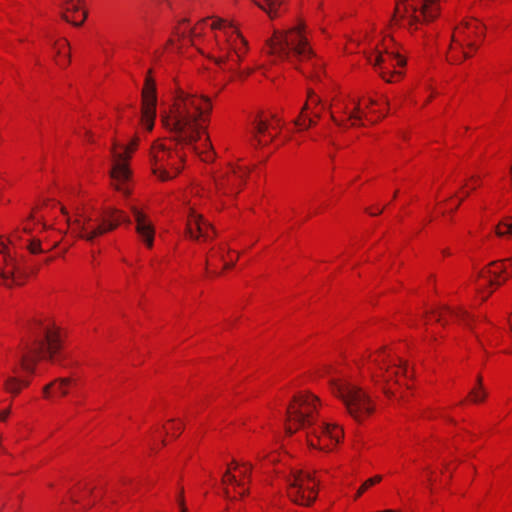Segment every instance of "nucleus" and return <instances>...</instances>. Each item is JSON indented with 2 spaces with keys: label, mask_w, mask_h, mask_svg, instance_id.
I'll list each match as a JSON object with an SVG mask.
<instances>
[{
  "label": "nucleus",
  "mask_w": 512,
  "mask_h": 512,
  "mask_svg": "<svg viewBox=\"0 0 512 512\" xmlns=\"http://www.w3.org/2000/svg\"><path fill=\"white\" fill-rule=\"evenodd\" d=\"M370 486H371V484H368V480H366V481L363 483V485L359 488V490L357 491V493H356V496H355V497H356V498L360 497V496L363 494V492H364L366 489H368Z\"/></svg>",
  "instance_id": "37"
},
{
  "label": "nucleus",
  "mask_w": 512,
  "mask_h": 512,
  "mask_svg": "<svg viewBox=\"0 0 512 512\" xmlns=\"http://www.w3.org/2000/svg\"><path fill=\"white\" fill-rule=\"evenodd\" d=\"M495 233L498 237L512 236V223L506 219L500 221L495 227Z\"/></svg>",
  "instance_id": "29"
},
{
  "label": "nucleus",
  "mask_w": 512,
  "mask_h": 512,
  "mask_svg": "<svg viewBox=\"0 0 512 512\" xmlns=\"http://www.w3.org/2000/svg\"><path fill=\"white\" fill-rule=\"evenodd\" d=\"M175 431H178L180 433L182 431V427L179 426V427L175 428Z\"/></svg>",
  "instance_id": "56"
},
{
  "label": "nucleus",
  "mask_w": 512,
  "mask_h": 512,
  "mask_svg": "<svg viewBox=\"0 0 512 512\" xmlns=\"http://www.w3.org/2000/svg\"><path fill=\"white\" fill-rule=\"evenodd\" d=\"M61 212L64 214V215H67V211L64 207H61Z\"/></svg>",
  "instance_id": "52"
},
{
  "label": "nucleus",
  "mask_w": 512,
  "mask_h": 512,
  "mask_svg": "<svg viewBox=\"0 0 512 512\" xmlns=\"http://www.w3.org/2000/svg\"><path fill=\"white\" fill-rule=\"evenodd\" d=\"M385 393H386V394H389V393H390V391H389L388 389H385Z\"/></svg>",
  "instance_id": "62"
},
{
  "label": "nucleus",
  "mask_w": 512,
  "mask_h": 512,
  "mask_svg": "<svg viewBox=\"0 0 512 512\" xmlns=\"http://www.w3.org/2000/svg\"><path fill=\"white\" fill-rule=\"evenodd\" d=\"M438 2L439 0H423L420 5H415L408 0L399 1L391 21L399 25L402 20H406L409 28L418 29V25L429 23L439 16Z\"/></svg>",
  "instance_id": "8"
},
{
  "label": "nucleus",
  "mask_w": 512,
  "mask_h": 512,
  "mask_svg": "<svg viewBox=\"0 0 512 512\" xmlns=\"http://www.w3.org/2000/svg\"><path fill=\"white\" fill-rule=\"evenodd\" d=\"M341 111L347 116V120L351 121V126H356L358 121H361L365 113L360 109L359 102L355 103V108L350 111L347 106H343Z\"/></svg>",
  "instance_id": "26"
},
{
  "label": "nucleus",
  "mask_w": 512,
  "mask_h": 512,
  "mask_svg": "<svg viewBox=\"0 0 512 512\" xmlns=\"http://www.w3.org/2000/svg\"><path fill=\"white\" fill-rule=\"evenodd\" d=\"M481 24L477 21L471 22H465L458 26L453 35H452V42L459 47L460 50L463 49L464 44L471 48L476 49V45L473 42L468 41L471 34L478 35L479 29Z\"/></svg>",
  "instance_id": "18"
},
{
  "label": "nucleus",
  "mask_w": 512,
  "mask_h": 512,
  "mask_svg": "<svg viewBox=\"0 0 512 512\" xmlns=\"http://www.w3.org/2000/svg\"><path fill=\"white\" fill-rule=\"evenodd\" d=\"M450 61H451V63H459L460 59L456 56H452Z\"/></svg>",
  "instance_id": "44"
},
{
  "label": "nucleus",
  "mask_w": 512,
  "mask_h": 512,
  "mask_svg": "<svg viewBox=\"0 0 512 512\" xmlns=\"http://www.w3.org/2000/svg\"><path fill=\"white\" fill-rule=\"evenodd\" d=\"M492 292L490 291L486 296L483 297V301H486L487 297L491 294Z\"/></svg>",
  "instance_id": "54"
},
{
  "label": "nucleus",
  "mask_w": 512,
  "mask_h": 512,
  "mask_svg": "<svg viewBox=\"0 0 512 512\" xmlns=\"http://www.w3.org/2000/svg\"><path fill=\"white\" fill-rule=\"evenodd\" d=\"M9 244L14 246V236L9 239Z\"/></svg>",
  "instance_id": "49"
},
{
  "label": "nucleus",
  "mask_w": 512,
  "mask_h": 512,
  "mask_svg": "<svg viewBox=\"0 0 512 512\" xmlns=\"http://www.w3.org/2000/svg\"><path fill=\"white\" fill-rule=\"evenodd\" d=\"M29 383L28 380H21L15 376H9L4 381V387L7 392L17 395L21 390V386H28Z\"/></svg>",
  "instance_id": "25"
},
{
  "label": "nucleus",
  "mask_w": 512,
  "mask_h": 512,
  "mask_svg": "<svg viewBox=\"0 0 512 512\" xmlns=\"http://www.w3.org/2000/svg\"><path fill=\"white\" fill-rule=\"evenodd\" d=\"M369 62L378 71L379 75L388 83H392L393 77H401L402 73L394 70L396 66H404L405 59L394 51L385 49L384 52L377 51L375 55L369 57Z\"/></svg>",
  "instance_id": "13"
},
{
  "label": "nucleus",
  "mask_w": 512,
  "mask_h": 512,
  "mask_svg": "<svg viewBox=\"0 0 512 512\" xmlns=\"http://www.w3.org/2000/svg\"><path fill=\"white\" fill-rule=\"evenodd\" d=\"M436 320L442 323L443 325H445L447 322L443 313H438Z\"/></svg>",
  "instance_id": "41"
},
{
  "label": "nucleus",
  "mask_w": 512,
  "mask_h": 512,
  "mask_svg": "<svg viewBox=\"0 0 512 512\" xmlns=\"http://www.w3.org/2000/svg\"><path fill=\"white\" fill-rule=\"evenodd\" d=\"M30 339L19 355L20 366L30 374L35 373V365L41 358L53 360L61 347L58 330L41 320H34L29 328Z\"/></svg>",
  "instance_id": "4"
},
{
  "label": "nucleus",
  "mask_w": 512,
  "mask_h": 512,
  "mask_svg": "<svg viewBox=\"0 0 512 512\" xmlns=\"http://www.w3.org/2000/svg\"><path fill=\"white\" fill-rule=\"evenodd\" d=\"M373 362L379 367L380 370H385L383 374V380L389 382L394 377L398 376L400 372H402L405 376H407V366L405 363H393L388 366L385 365L384 359L375 358Z\"/></svg>",
  "instance_id": "22"
},
{
  "label": "nucleus",
  "mask_w": 512,
  "mask_h": 512,
  "mask_svg": "<svg viewBox=\"0 0 512 512\" xmlns=\"http://www.w3.org/2000/svg\"><path fill=\"white\" fill-rule=\"evenodd\" d=\"M450 49H451V50H455V49H456V47H454V46H452V45H451V46H450Z\"/></svg>",
  "instance_id": "59"
},
{
  "label": "nucleus",
  "mask_w": 512,
  "mask_h": 512,
  "mask_svg": "<svg viewBox=\"0 0 512 512\" xmlns=\"http://www.w3.org/2000/svg\"><path fill=\"white\" fill-rule=\"evenodd\" d=\"M13 372L16 373L17 372V367H14L13 368Z\"/></svg>",
  "instance_id": "61"
},
{
  "label": "nucleus",
  "mask_w": 512,
  "mask_h": 512,
  "mask_svg": "<svg viewBox=\"0 0 512 512\" xmlns=\"http://www.w3.org/2000/svg\"><path fill=\"white\" fill-rule=\"evenodd\" d=\"M247 174L246 168L231 165L228 172L215 177L216 190L223 194L238 193L237 186L244 181Z\"/></svg>",
  "instance_id": "15"
},
{
  "label": "nucleus",
  "mask_w": 512,
  "mask_h": 512,
  "mask_svg": "<svg viewBox=\"0 0 512 512\" xmlns=\"http://www.w3.org/2000/svg\"><path fill=\"white\" fill-rule=\"evenodd\" d=\"M242 466L244 470L240 471V476L249 480L251 476L252 464L247 462L243 463Z\"/></svg>",
  "instance_id": "36"
},
{
  "label": "nucleus",
  "mask_w": 512,
  "mask_h": 512,
  "mask_svg": "<svg viewBox=\"0 0 512 512\" xmlns=\"http://www.w3.org/2000/svg\"><path fill=\"white\" fill-rule=\"evenodd\" d=\"M477 384H478L479 388L481 389L482 388V377L481 376L477 377Z\"/></svg>",
  "instance_id": "45"
},
{
  "label": "nucleus",
  "mask_w": 512,
  "mask_h": 512,
  "mask_svg": "<svg viewBox=\"0 0 512 512\" xmlns=\"http://www.w3.org/2000/svg\"><path fill=\"white\" fill-rule=\"evenodd\" d=\"M382 211H383V208H379V209H377L376 212H369V213H370V215H377V214L382 213Z\"/></svg>",
  "instance_id": "46"
},
{
  "label": "nucleus",
  "mask_w": 512,
  "mask_h": 512,
  "mask_svg": "<svg viewBox=\"0 0 512 512\" xmlns=\"http://www.w3.org/2000/svg\"><path fill=\"white\" fill-rule=\"evenodd\" d=\"M302 22L287 31H275L267 42L269 52L281 60L293 64L301 62L297 69L312 80H320L323 62L318 59L308 45Z\"/></svg>",
  "instance_id": "3"
},
{
  "label": "nucleus",
  "mask_w": 512,
  "mask_h": 512,
  "mask_svg": "<svg viewBox=\"0 0 512 512\" xmlns=\"http://www.w3.org/2000/svg\"><path fill=\"white\" fill-rule=\"evenodd\" d=\"M63 9H64V12L61 15L62 19H64L65 21H67L69 23H72L76 27H79V26L83 25L84 21L87 18V15H88L86 11H83L82 12V19L79 22L78 21H73L68 16V13L75 14V13H77V12H79L81 10L80 0H66L64 5H63Z\"/></svg>",
  "instance_id": "23"
},
{
  "label": "nucleus",
  "mask_w": 512,
  "mask_h": 512,
  "mask_svg": "<svg viewBox=\"0 0 512 512\" xmlns=\"http://www.w3.org/2000/svg\"><path fill=\"white\" fill-rule=\"evenodd\" d=\"M28 250L32 253V254H37V253H41L43 250L41 248V242L40 240L38 239H31L28 246H27Z\"/></svg>",
  "instance_id": "33"
},
{
  "label": "nucleus",
  "mask_w": 512,
  "mask_h": 512,
  "mask_svg": "<svg viewBox=\"0 0 512 512\" xmlns=\"http://www.w3.org/2000/svg\"><path fill=\"white\" fill-rule=\"evenodd\" d=\"M156 85L150 73L145 79V85L142 90V123L147 130H152L156 118Z\"/></svg>",
  "instance_id": "14"
},
{
  "label": "nucleus",
  "mask_w": 512,
  "mask_h": 512,
  "mask_svg": "<svg viewBox=\"0 0 512 512\" xmlns=\"http://www.w3.org/2000/svg\"><path fill=\"white\" fill-rule=\"evenodd\" d=\"M332 392L340 398L348 413L356 420L360 421L373 411L368 395L358 386L346 380L330 381Z\"/></svg>",
  "instance_id": "7"
},
{
  "label": "nucleus",
  "mask_w": 512,
  "mask_h": 512,
  "mask_svg": "<svg viewBox=\"0 0 512 512\" xmlns=\"http://www.w3.org/2000/svg\"><path fill=\"white\" fill-rule=\"evenodd\" d=\"M505 261H511L512 262V259H504V260H499V261H493L491 262L488 267H486L485 269L481 270L479 273H478V277L479 278H487V283L489 286H492V285H501V282L497 281V280H494L492 279V277L494 278H498L501 274L505 273L506 271V268L504 266V262Z\"/></svg>",
  "instance_id": "21"
},
{
  "label": "nucleus",
  "mask_w": 512,
  "mask_h": 512,
  "mask_svg": "<svg viewBox=\"0 0 512 512\" xmlns=\"http://www.w3.org/2000/svg\"><path fill=\"white\" fill-rule=\"evenodd\" d=\"M131 211L136 221V231L147 247H152L154 241V228L146 215L135 206L131 207Z\"/></svg>",
  "instance_id": "19"
},
{
  "label": "nucleus",
  "mask_w": 512,
  "mask_h": 512,
  "mask_svg": "<svg viewBox=\"0 0 512 512\" xmlns=\"http://www.w3.org/2000/svg\"><path fill=\"white\" fill-rule=\"evenodd\" d=\"M317 482L310 473L295 471L288 480V496L299 505L308 506L317 497Z\"/></svg>",
  "instance_id": "11"
},
{
  "label": "nucleus",
  "mask_w": 512,
  "mask_h": 512,
  "mask_svg": "<svg viewBox=\"0 0 512 512\" xmlns=\"http://www.w3.org/2000/svg\"><path fill=\"white\" fill-rule=\"evenodd\" d=\"M222 483L224 485L231 484V485H234L235 487H239V488L243 487V481L237 479L236 476L231 473L230 469H228L225 472V474L223 475Z\"/></svg>",
  "instance_id": "31"
},
{
  "label": "nucleus",
  "mask_w": 512,
  "mask_h": 512,
  "mask_svg": "<svg viewBox=\"0 0 512 512\" xmlns=\"http://www.w3.org/2000/svg\"><path fill=\"white\" fill-rule=\"evenodd\" d=\"M470 396L474 403H479L485 400L487 393L482 388H475L470 392Z\"/></svg>",
  "instance_id": "32"
},
{
  "label": "nucleus",
  "mask_w": 512,
  "mask_h": 512,
  "mask_svg": "<svg viewBox=\"0 0 512 512\" xmlns=\"http://www.w3.org/2000/svg\"><path fill=\"white\" fill-rule=\"evenodd\" d=\"M461 202H462V199L460 200V202H459V203H457L456 208H458V207L460 206V203H461Z\"/></svg>",
  "instance_id": "60"
},
{
  "label": "nucleus",
  "mask_w": 512,
  "mask_h": 512,
  "mask_svg": "<svg viewBox=\"0 0 512 512\" xmlns=\"http://www.w3.org/2000/svg\"><path fill=\"white\" fill-rule=\"evenodd\" d=\"M318 401L312 394L294 396L286 411V433L292 435L298 429H304L311 448L328 451L340 442L343 430L337 425L325 422L316 425Z\"/></svg>",
  "instance_id": "2"
},
{
  "label": "nucleus",
  "mask_w": 512,
  "mask_h": 512,
  "mask_svg": "<svg viewBox=\"0 0 512 512\" xmlns=\"http://www.w3.org/2000/svg\"><path fill=\"white\" fill-rule=\"evenodd\" d=\"M463 57L466 59V58H469L470 55L468 53H466V52H463Z\"/></svg>",
  "instance_id": "53"
},
{
  "label": "nucleus",
  "mask_w": 512,
  "mask_h": 512,
  "mask_svg": "<svg viewBox=\"0 0 512 512\" xmlns=\"http://www.w3.org/2000/svg\"><path fill=\"white\" fill-rule=\"evenodd\" d=\"M234 263H226L224 268L228 269V268H231L233 267Z\"/></svg>",
  "instance_id": "48"
},
{
  "label": "nucleus",
  "mask_w": 512,
  "mask_h": 512,
  "mask_svg": "<svg viewBox=\"0 0 512 512\" xmlns=\"http://www.w3.org/2000/svg\"><path fill=\"white\" fill-rule=\"evenodd\" d=\"M312 111V114L315 118H320L321 114L320 111H317L316 109H310Z\"/></svg>",
  "instance_id": "43"
},
{
  "label": "nucleus",
  "mask_w": 512,
  "mask_h": 512,
  "mask_svg": "<svg viewBox=\"0 0 512 512\" xmlns=\"http://www.w3.org/2000/svg\"><path fill=\"white\" fill-rule=\"evenodd\" d=\"M212 110L209 98L179 88L169 112L161 115L163 125L172 131L178 144L198 152L195 143L205 135L203 147L213 154V146L205 123Z\"/></svg>",
  "instance_id": "1"
},
{
  "label": "nucleus",
  "mask_w": 512,
  "mask_h": 512,
  "mask_svg": "<svg viewBox=\"0 0 512 512\" xmlns=\"http://www.w3.org/2000/svg\"><path fill=\"white\" fill-rule=\"evenodd\" d=\"M445 311L452 317L456 318L457 320L463 321L467 326H469L468 320L470 318V315L466 310L462 308H459L457 310H451L450 308L446 307Z\"/></svg>",
  "instance_id": "30"
},
{
  "label": "nucleus",
  "mask_w": 512,
  "mask_h": 512,
  "mask_svg": "<svg viewBox=\"0 0 512 512\" xmlns=\"http://www.w3.org/2000/svg\"><path fill=\"white\" fill-rule=\"evenodd\" d=\"M245 494H247V490H242V491L239 493V495H240V496H244Z\"/></svg>",
  "instance_id": "51"
},
{
  "label": "nucleus",
  "mask_w": 512,
  "mask_h": 512,
  "mask_svg": "<svg viewBox=\"0 0 512 512\" xmlns=\"http://www.w3.org/2000/svg\"><path fill=\"white\" fill-rule=\"evenodd\" d=\"M9 414H10V410L9 409L4 410L3 412H0V420L1 421H5Z\"/></svg>",
  "instance_id": "40"
},
{
  "label": "nucleus",
  "mask_w": 512,
  "mask_h": 512,
  "mask_svg": "<svg viewBox=\"0 0 512 512\" xmlns=\"http://www.w3.org/2000/svg\"><path fill=\"white\" fill-rule=\"evenodd\" d=\"M71 500H72V502H74V503L78 502V500H77L74 496H72V497H71Z\"/></svg>",
  "instance_id": "57"
},
{
  "label": "nucleus",
  "mask_w": 512,
  "mask_h": 512,
  "mask_svg": "<svg viewBox=\"0 0 512 512\" xmlns=\"http://www.w3.org/2000/svg\"><path fill=\"white\" fill-rule=\"evenodd\" d=\"M179 505L181 507V512H187V509L184 507V500H183V498H181L179 500Z\"/></svg>",
  "instance_id": "42"
},
{
  "label": "nucleus",
  "mask_w": 512,
  "mask_h": 512,
  "mask_svg": "<svg viewBox=\"0 0 512 512\" xmlns=\"http://www.w3.org/2000/svg\"><path fill=\"white\" fill-rule=\"evenodd\" d=\"M130 223V219L118 209H107L103 216L93 218L87 214H79L71 221L67 217L71 233L76 237L93 242L98 236L116 229L120 223Z\"/></svg>",
  "instance_id": "6"
},
{
  "label": "nucleus",
  "mask_w": 512,
  "mask_h": 512,
  "mask_svg": "<svg viewBox=\"0 0 512 512\" xmlns=\"http://www.w3.org/2000/svg\"><path fill=\"white\" fill-rule=\"evenodd\" d=\"M151 157L153 173L161 180L166 181L180 172L181 167L177 166L175 159L182 162L184 155L178 150L171 152L163 143L157 142L152 146Z\"/></svg>",
  "instance_id": "10"
},
{
  "label": "nucleus",
  "mask_w": 512,
  "mask_h": 512,
  "mask_svg": "<svg viewBox=\"0 0 512 512\" xmlns=\"http://www.w3.org/2000/svg\"><path fill=\"white\" fill-rule=\"evenodd\" d=\"M381 479H382V478H381V476H379V475L374 476V477H372V478L368 479V484H371V486H372V485H374V484H376V483H379V482L381 481Z\"/></svg>",
  "instance_id": "39"
},
{
  "label": "nucleus",
  "mask_w": 512,
  "mask_h": 512,
  "mask_svg": "<svg viewBox=\"0 0 512 512\" xmlns=\"http://www.w3.org/2000/svg\"><path fill=\"white\" fill-rule=\"evenodd\" d=\"M175 431H178L180 433L182 431V427L179 426V427L175 428Z\"/></svg>",
  "instance_id": "55"
},
{
  "label": "nucleus",
  "mask_w": 512,
  "mask_h": 512,
  "mask_svg": "<svg viewBox=\"0 0 512 512\" xmlns=\"http://www.w3.org/2000/svg\"><path fill=\"white\" fill-rule=\"evenodd\" d=\"M207 22V19H203L198 25H196L192 30H191V37H192V43L193 45H195L194 43V38L196 37H200L201 35V28L202 26Z\"/></svg>",
  "instance_id": "35"
},
{
  "label": "nucleus",
  "mask_w": 512,
  "mask_h": 512,
  "mask_svg": "<svg viewBox=\"0 0 512 512\" xmlns=\"http://www.w3.org/2000/svg\"><path fill=\"white\" fill-rule=\"evenodd\" d=\"M294 124L300 129H308L311 126H314L316 121L312 117L306 115V112L302 113L301 111L299 117L295 119Z\"/></svg>",
  "instance_id": "28"
},
{
  "label": "nucleus",
  "mask_w": 512,
  "mask_h": 512,
  "mask_svg": "<svg viewBox=\"0 0 512 512\" xmlns=\"http://www.w3.org/2000/svg\"><path fill=\"white\" fill-rule=\"evenodd\" d=\"M255 5L265 11L268 16L273 19L278 16V8L282 4V0H252Z\"/></svg>",
  "instance_id": "24"
},
{
  "label": "nucleus",
  "mask_w": 512,
  "mask_h": 512,
  "mask_svg": "<svg viewBox=\"0 0 512 512\" xmlns=\"http://www.w3.org/2000/svg\"><path fill=\"white\" fill-rule=\"evenodd\" d=\"M271 117L275 121V125L271 126L267 120L262 118H256L253 122V137L259 145H267L274 139L270 128H281V120L276 115H272Z\"/></svg>",
  "instance_id": "17"
},
{
  "label": "nucleus",
  "mask_w": 512,
  "mask_h": 512,
  "mask_svg": "<svg viewBox=\"0 0 512 512\" xmlns=\"http://www.w3.org/2000/svg\"><path fill=\"white\" fill-rule=\"evenodd\" d=\"M212 231L213 235L215 234L214 228L211 224L205 221L202 215L196 213L194 209H190L186 233L191 239H199L203 238V240L207 241L212 238L209 234V231Z\"/></svg>",
  "instance_id": "16"
},
{
  "label": "nucleus",
  "mask_w": 512,
  "mask_h": 512,
  "mask_svg": "<svg viewBox=\"0 0 512 512\" xmlns=\"http://www.w3.org/2000/svg\"><path fill=\"white\" fill-rule=\"evenodd\" d=\"M77 386V380L72 377H59L43 387L45 397H50V390L54 389L55 393L64 397L67 396Z\"/></svg>",
  "instance_id": "20"
},
{
  "label": "nucleus",
  "mask_w": 512,
  "mask_h": 512,
  "mask_svg": "<svg viewBox=\"0 0 512 512\" xmlns=\"http://www.w3.org/2000/svg\"><path fill=\"white\" fill-rule=\"evenodd\" d=\"M138 139L135 138L127 146H121L116 140H113L111 146V154L113 157V166L111 169V178L115 182L117 190L128 194L129 190L125 186V182L130 177V170L127 165V161L130 158L131 153L137 147Z\"/></svg>",
  "instance_id": "9"
},
{
  "label": "nucleus",
  "mask_w": 512,
  "mask_h": 512,
  "mask_svg": "<svg viewBox=\"0 0 512 512\" xmlns=\"http://www.w3.org/2000/svg\"><path fill=\"white\" fill-rule=\"evenodd\" d=\"M509 324H510V329H511V331H512V313H511V316H510V318H509Z\"/></svg>",
  "instance_id": "50"
},
{
  "label": "nucleus",
  "mask_w": 512,
  "mask_h": 512,
  "mask_svg": "<svg viewBox=\"0 0 512 512\" xmlns=\"http://www.w3.org/2000/svg\"><path fill=\"white\" fill-rule=\"evenodd\" d=\"M233 464H234V468L235 469L239 466V464L237 462H235V461L233 462Z\"/></svg>",
  "instance_id": "58"
},
{
  "label": "nucleus",
  "mask_w": 512,
  "mask_h": 512,
  "mask_svg": "<svg viewBox=\"0 0 512 512\" xmlns=\"http://www.w3.org/2000/svg\"><path fill=\"white\" fill-rule=\"evenodd\" d=\"M211 29L223 31V37L215 36L216 53L212 55L216 64L229 70H235L247 51L246 40L238 33L232 23L218 18L211 23Z\"/></svg>",
  "instance_id": "5"
},
{
  "label": "nucleus",
  "mask_w": 512,
  "mask_h": 512,
  "mask_svg": "<svg viewBox=\"0 0 512 512\" xmlns=\"http://www.w3.org/2000/svg\"><path fill=\"white\" fill-rule=\"evenodd\" d=\"M27 275V271L20 267L9 245L0 238V285H22Z\"/></svg>",
  "instance_id": "12"
},
{
  "label": "nucleus",
  "mask_w": 512,
  "mask_h": 512,
  "mask_svg": "<svg viewBox=\"0 0 512 512\" xmlns=\"http://www.w3.org/2000/svg\"><path fill=\"white\" fill-rule=\"evenodd\" d=\"M331 119H332V121H333L336 125H338L339 127H346V125L344 124V122H343V121H341V120H339V119H337V118L334 116V114H333V113H331Z\"/></svg>",
  "instance_id": "38"
},
{
  "label": "nucleus",
  "mask_w": 512,
  "mask_h": 512,
  "mask_svg": "<svg viewBox=\"0 0 512 512\" xmlns=\"http://www.w3.org/2000/svg\"><path fill=\"white\" fill-rule=\"evenodd\" d=\"M42 218H43V217L38 218V217L35 215V213H34V212H32V213L30 214V216H29V219L27 220V222H26V224H25V226H24V231H25V232H27V233H30V232L33 230V228H32V225H31V224H32V223L34 224V223H36V222H37V223H40Z\"/></svg>",
  "instance_id": "34"
},
{
  "label": "nucleus",
  "mask_w": 512,
  "mask_h": 512,
  "mask_svg": "<svg viewBox=\"0 0 512 512\" xmlns=\"http://www.w3.org/2000/svg\"><path fill=\"white\" fill-rule=\"evenodd\" d=\"M224 495H225V497H226L227 499H231V497H230V493H229V490H228V489H225V490H224Z\"/></svg>",
  "instance_id": "47"
},
{
  "label": "nucleus",
  "mask_w": 512,
  "mask_h": 512,
  "mask_svg": "<svg viewBox=\"0 0 512 512\" xmlns=\"http://www.w3.org/2000/svg\"><path fill=\"white\" fill-rule=\"evenodd\" d=\"M307 97V101L301 109L302 113L310 109H316L318 106H321L323 109L327 108L323 104L322 100L312 90H308Z\"/></svg>",
  "instance_id": "27"
}]
</instances>
